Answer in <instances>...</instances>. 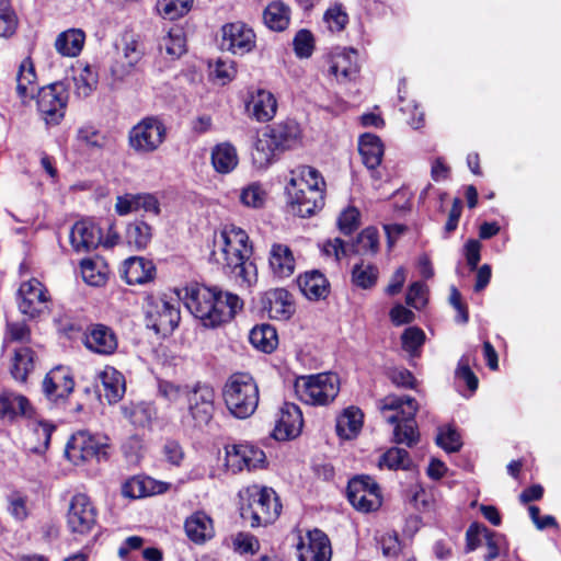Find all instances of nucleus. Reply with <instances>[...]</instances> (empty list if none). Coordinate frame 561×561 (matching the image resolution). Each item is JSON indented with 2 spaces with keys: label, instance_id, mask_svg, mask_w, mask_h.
<instances>
[{
  "label": "nucleus",
  "instance_id": "f257e3e1",
  "mask_svg": "<svg viewBox=\"0 0 561 561\" xmlns=\"http://www.w3.org/2000/svg\"><path fill=\"white\" fill-rule=\"evenodd\" d=\"M214 244L222 255L225 273L237 284L250 287L256 283L257 268L251 260L253 247L245 230L233 224L224 225Z\"/></svg>",
  "mask_w": 561,
  "mask_h": 561
},
{
  "label": "nucleus",
  "instance_id": "f03ea898",
  "mask_svg": "<svg viewBox=\"0 0 561 561\" xmlns=\"http://www.w3.org/2000/svg\"><path fill=\"white\" fill-rule=\"evenodd\" d=\"M184 304L207 329H216L231 321L243 307L239 296L232 293L198 285L185 288Z\"/></svg>",
  "mask_w": 561,
  "mask_h": 561
},
{
  "label": "nucleus",
  "instance_id": "7ed1b4c3",
  "mask_svg": "<svg viewBox=\"0 0 561 561\" xmlns=\"http://www.w3.org/2000/svg\"><path fill=\"white\" fill-rule=\"evenodd\" d=\"M158 392L170 402L185 400L186 413L182 416L184 424L202 428L209 425L215 416L216 390L207 381L198 380L183 386L161 381Z\"/></svg>",
  "mask_w": 561,
  "mask_h": 561
},
{
  "label": "nucleus",
  "instance_id": "20e7f679",
  "mask_svg": "<svg viewBox=\"0 0 561 561\" xmlns=\"http://www.w3.org/2000/svg\"><path fill=\"white\" fill-rule=\"evenodd\" d=\"M291 174L286 185L290 208L302 218L310 217L324 205V179L309 165L299 167Z\"/></svg>",
  "mask_w": 561,
  "mask_h": 561
},
{
  "label": "nucleus",
  "instance_id": "39448f33",
  "mask_svg": "<svg viewBox=\"0 0 561 561\" xmlns=\"http://www.w3.org/2000/svg\"><path fill=\"white\" fill-rule=\"evenodd\" d=\"M379 409L382 412H394V414L387 417V422L394 426L393 442L396 444L411 448L419 443L420 432L415 421L419 403L414 398L389 394L380 400Z\"/></svg>",
  "mask_w": 561,
  "mask_h": 561
},
{
  "label": "nucleus",
  "instance_id": "423d86ee",
  "mask_svg": "<svg viewBox=\"0 0 561 561\" xmlns=\"http://www.w3.org/2000/svg\"><path fill=\"white\" fill-rule=\"evenodd\" d=\"M240 515L251 527L271 524L280 514L282 504L271 488L250 485L240 492Z\"/></svg>",
  "mask_w": 561,
  "mask_h": 561
},
{
  "label": "nucleus",
  "instance_id": "0eeeda50",
  "mask_svg": "<svg viewBox=\"0 0 561 561\" xmlns=\"http://www.w3.org/2000/svg\"><path fill=\"white\" fill-rule=\"evenodd\" d=\"M300 134V127L295 121L267 126L255 142L252 152L254 163L260 168L267 167L277 152L295 147L299 142Z\"/></svg>",
  "mask_w": 561,
  "mask_h": 561
},
{
  "label": "nucleus",
  "instance_id": "6e6552de",
  "mask_svg": "<svg viewBox=\"0 0 561 561\" xmlns=\"http://www.w3.org/2000/svg\"><path fill=\"white\" fill-rule=\"evenodd\" d=\"M226 408L237 419L251 416L259 404V387L254 378L247 373L232 374L222 387Z\"/></svg>",
  "mask_w": 561,
  "mask_h": 561
},
{
  "label": "nucleus",
  "instance_id": "1a4fd4ad",
  "mask_svg": "<svg viewBox=\"0 0 561 561\" xmlns=\"http://www.w3.org/2000/svg\"><path fill=\"white\" fill-rule=\"evenodd\" d=\"M295 390L301 401L311 405H325L332 402L339 391V378L334 374H318L300 377Z\"/></svg>",
  "mask_w": 561,
  "mask_h": 561
},
{
  "label": "nucleus",
  "instance_id": "9d476101",
  "mask_svg": "<svg viewBox=\"0 0 561 561\" xmlns=\"http://www.w3.org/2000/svg\"><path fill=\"white\" fill-rule=\"evenodd\" d=\"M167 138V126L159 116L144 117L129 131V147L139 154H148L160 148Z\"/></svg>",
  "mask_w": 561,
  "mask_h": 561
},
{
  "label": "nucleus",
  "instance_id": "9b49d317",
  "mask_svg": "<svg viewBox=\"0 0 561 561\" xmlns=\"http://www.w3.org/2000/svg\"><path fill=\"white\" fill-rule=\"evenodd\" d=\"M37 110L46 125H58L65 117L68 103V89L62 82H54L38 89Z\"/></svg>",
  "mask_w": 561,
  "mask_h": 561
},
{
  "label": "nucleus",
  "instance_id": "f8f14e48",
  "mask_svg": "<svg viewBox=\"0 0 561 561\" xmlns=\"http://www.w3.org/2000/svg\"><path fill=\"white\" fill-rule=\"evenodd\" d=\"M180 319L181 314L176 305L160 297L147 299L145 321L147 328L153 330L156 334L163 336L171 334L179 325Z\"/></svg>",
  "mask_w": 561,
  "mask_h": 561
},
{
  "label": "nucleus",
  "instance_id": "ddd939ff",
  "mask_svg": "<svg viewBox=\"0 0 561 561\" xmlns=\"http://www.w3.org/2000/svg\"><path fill=\"white\" fill-rule=\"evenodd\" d=\"M18 297L19 310L31 319L49 311L50 295L36 278L23 282L18 290Z\"/></svg>",
  "mask_w": 561,
  "mask_h": 561
},
{
  "label": "nucleus",
  "instance_id": "4468645a",
  "mask_svg": "<svg viewBox=\"0 0 561 561\" xmlns=\"http://www.w3.org/2000/svg\"><path fill=\"white\" fill-rule=\"evenodd\" d=\"M107 445L87 431H79L68 440L65 454L75 465L106 457Z\"/></svg>",
  "mask_w": 561,
  "mask_h": 561
},
{
  "label": "nucleus",
  "instance_id": "2eb2a0df",
  "mask_svg": "<svg viewBox=\"0 0 561 561\" xmlns=\"http://www.w3.org/2000/svg\"><path fill=\"white\" fill-rule=\"evenodd\" d=\"M96 525V510L89 496L78 493L72 496L68 513L67 527L73 535L87 536Z\"/></svg>",
  "mask_w": 561,
  "mask_h": 561
},
{
  "label": "nucleus",
  "instance_id": "dca6fc26",
  "mask_svg": "<svg viewBox=\"0 0 561 561\" xmlns=\"http://www.w3.org/2000/svg\"><path fill=\"white\" fill-rule=\"evenodd\" d=\"M347 499L362 512H370L381 505L380 489L368 476L356 477L348 482Z\"/></svg>",
  "mask_w": 561,
  "mask_h": 561
},
{
  "label": "nucleus",
  "instance_id": "f3484780",
  "mask_svg": "<svg viewBox=\"0 0 561 561\" xmlns=\"http://www.w3.org/2000/svg\"><path fill=\"white\" fill-rule=\"evenodd\" d=\"M265 461L264 451L250 443L234 444L226 448V465L234 473L244 469L251 471L263 468Z\"/></svg>",
  "mask_w": 561,
  "mask_h": 561
},
{
  "label": "nucleus",
  "instance_id": "a211bd4d",
  "mask_svg": "<svg viewBox=\"0 0 561 561\" xmlns=\"http://www.w3.org/2000/svg\"><path fill=\"white\" fill-rule=\"evenodd\" d=\"M297 554L299 561H330L332 548L329 537L318 528L308 530L299 537Z\"/></svg>",
  "mask_w": 561,
  "mask_h": 561
},
{
  "label": "nucleus",
  "instance_id": "6ab92c4d",
  "mask_svg": "<svg viewBox=\"0 0 561 561\" xmlns=\"http://www.w3.org/2000/svg\"><path fill=\"white\" fill-rule=\"evenodd\" d=\"M255 46V34L241 22L226 24L222 27L221 47L234 55L243 56Z\"/></svg>",
  "mask_w": 561,
  "mask_h": 561
},
{
  "label": "nucleus",
  "instance_id": "aec40b11",
  "mask_svg": "<svg viewBox=\"0 0 561 561\" xmlns=\"http://www.w3.org/2000/svg\"><path fill=\"white\" fill-rule=\"evenodd\" d=\"M75 381L67 367L58 366L51 369L43 381V392L54 403H64L73 391Z\"/></svg>",
  "mask_w": 561,
  "mask_h": 561
},
{
  "label": "nucleus",
  "instance_id": "412c9836",
  "mask_svg": "<svg viewBox=\"0 0 561 561\" xmlns=\"http://www.w3.org/2000/svg\"><path fill=\"white\" fill-rule=\"evenodd\" d=\"M302 424V413L299 407L286 402L279 410L273 435L277 440L295 438L300 434Z\"/></svg>",
  "mask_w": 561,
  "mask_h": 561
},
{
  "label": "nucleus",
  "instance_id": "4be33fe9",
  "mask_svg": "<svg viewBox=\"0 0 561 561\" xmlns=\"http://www.w3.org/2000/svg\"><path fill=\"white\" fill-rule=\"evenodd\" d=\"M84 345L96 354L111 355L117 350L118 342L115 332L110 327L96 323L88 327Z\"/></svg>",
  "mask_w": 561,
  "mask_h": 561
},
{
  "label": "nucleus",
  "instance_id": "5701e85b",
  "mask_svg": "<svg viewBox=\"0 0 561 561\" xmlns=\"http://www.w3.org/2000/svg\"><path fill=\"white\" fill-rule=\"evenodd\" d=\"M69 239L76 252H90L99 247L102 234L100 228L93 222L81 220L72 226Z\"/></svg>",
  "mask_w": 561,
  "mask_h": 561
},
{
  "label": "nucleus",
  "instance_id": "b1692460",
  "mask_svg": "<svg viewBox=\"0 0 561 561\" xmlns=\"http://www.w3.org/2000/svg\"><path fill=\"white\" fill-rule=\"evenodd\" d=\"M329 64V72L339 82L351 81L358 72L357 51L352 48L339 49L331 55Z\"/></svg>",
  "mask_w": 561,
  "mask_h": 561
},
{
  "label": "nucleus",
  "instance_id": "393cba45",
  "mask_svg": "<svg viewBox=\"0 0 561 561\" xmlns=\"http://www.w3.org/2000/svg\"><path fill=\"white\" fill-rule=\"evenodd\" d=\"M248 114L257 122L271 121L277 111V101L270 91L259 89L247 103Z\"/></svg>",
  "mask_w": 561,
  "mask_h": 561
},
{
  "label": "nucleus",
  "instance_id": "a878e982",
  "mask_svg": "<svg viewBox=\"0 0 561 561\" xmlns=\"http://www.w3.org/2000/svg\"><path fill=\"white\" fill-rule=\"evenodd\" d=\"M268 264L275 276L286 278L294 274L296 260L288 245L273 243L270 250Z\"/></svg>",
  "mask_w": 561,
  "mask_h": 561
},
{
  "label": "nucleus",
  "instance_id": "bb28decb",
  "mask_svg": "<svg viewBox=\"0 0 561 561\" xmlns=\"http://www.w3.org/2000/svg\"><path fill=\"white\" fill-rule=\"evenodd\" d=\"M264 308L271 319L288 320L294 311L291 295L284 288H277L266 294Z\"/></svg>",
  "mask_w": 561,
  "mask_h": 561
},
{
  "label": "nucleus",
  "instance_id": "cd10ccee",
  "mask_svg": "<svg viewBox=\"0 0 561 561\" xmlns=\"http://www.w3.org/2000/svg\"><path fill=\"white\" fill-rule=\"evenodd\" d=\"M156 267L151 261L133 256L124 262L123 275L127 284L140 285L153 279Z\"/></svg>",
  "mask_w": 561,
  "mask_h": 561
},
{
  "label": "nucleus",
  "instance_id": "c85d7f7f",
  "mask_svg": "<svg viewBox=\"0 0 561 561\" xmlns=\"http://www.w3.org/2000/svg\"><path fill=\"white\" fill-rule=\"evenodd\" d=\"M186 536L193 542L201 545L214 536L211 518L204 512H195L184 523Z\"/></svg>",
  "mask_w": 561,
  "mask_h": 561
},
{
  "label": "nucleus",
  "instance_id": "c756f323",
  "mask_svg": "<svg viewBox=\"0 0 561 561\" xmlns=\"http://www.w3.org/2000/svg\"><path fill=\"white\" fill-rule=\"evenodd\" d=\"M301 293L310 300L324 299L329 294V283L319 271H310L297 279Z\"/></svg>",
  "mask_w": 561,
  "mask_h": 561
},
{
  "label": "nucleus",
  "instance_id": "7c9ffc66",
  "mask_svg": "<svg viewBox=\"0 0 561 561\" xmlns=\"http://www.w3.org/2000/svg\"><path fill=\"white\" fill-rule=\"evenodd\" d=\"M358 150L367 169L376 170L380 165L383 157V145L378 136L368 133L362 135L358 141Z\"/></svg>",
  "mask_w": 561,
  "mask_h": 561
},
{
  "label": "nucleus",
  "instance_id": "2f4dec72",
  "mask_svg": "<svg viewBox=\"0 0 561 561\" xmlns=\"http://www.w3.org/2000/svg\"><path fill=\"white\" fill-rule=\"evenodd\" d=\"M31 404L26 397L11 391L0 394V417L13 420L19 415L26 416L31 412Z\"/></svg>",
  "mask_w": 561,
  "mask_h": 561
},
{
  "label": "nucleus",
  "instance_id": "473e14b6",
  "mask_svg": "<svg viewBox=\"0 0 561 561\" xmlns=\"http://www.w3.org/2000/svg\"><path fill=\"white\" fill-rule=\"evenodd\" d=\"M104 397L108 403H116L125 393L124 376L114 367H105L99 375Z\"/></svg>",
  "mask_w": 561,
  "mask_h": 561
},
{
  "label": "nucleus",
  "instance_id": "72a5a7b5",
  "mask_svg": "<svg viewBox=\"0 0 561 561\" xmlns=\"http://www.w3.org/2000/svg\"><path fill=\"white\" fill-rule=\"evenodd\" d=\"M363 426V413L359 409L350 407L336 420V433L344 439L356 437Z\"/></svg>",
  "mask_w": 561,
  "mask_h": 561
},
{
  "label": "nucleus",
  "instance_id": "f704fd0d",
  "mask_svg": "<svg viewBox=\"0 0 561 561\" xmlns=\"http://www.w3.org/2000/svg\"><path fill=\"white\" fill-rule=\"evenodd\" d=\"M36 79L37 77L32 59L25 58L21 62L16 76V92L20 98H35V91H38Z\"/></svg>",
  "mask_w": 561,
  "mask_h": 561
},
{
  "label": "nucleus",
  "instance_id": "c9c22d12",
  "mask_svg": "<svg viewBox=\"0 0 561 561\" xmlns=\"http://www.w3.org/2000/svg\"><path fill=\"white\" fill-rule=\"evenodd\" d=\"M251 344L259 351L272 353L278 345L276 329L267 323L255 325L249 334Z\"/></svg>",
  "mask_w": 561,
  "mask_h": 561
},
{
  "label": "nucleus",
  "instance_id": "e433bc0d",
  "mask_svg": "<svg viewBox=\"0 0 561 561\" xmlns=\"http://www.w3.org/2000/svg\"><path fill=\"white\" fill-rule=\"evenodd\" d=\"M290 20V8L282 1L271 2L263 12L264 24L272 31H284Z\"/></svg>",
  "mask_w": 561,
  "mask_h": 561
},
{
  "label": "nucleus",
  "instance_id": "4c0bfd02",
  "mask_svg": "<svg viewBox=\"0 0 561 561\" xmlns=\"http://www.w3.org/2000/svg\"><path fill=\"white\" fill-rule=\"evenodd\" d=\"M84 39L83 31L71 28L57 36L55 47L64 56L76 57L82 50Z\"/></svg>",
  "mask_w": 561,
  "mask_h": 561
},
{
  "label": "nucleus",
  "instance_id": "58836bf2",
  "mask_svg": "<svg viewBox=\"0 0 561 561\" xmlns=\"http://www.w3.org/2000/svg\"><path fill=\"white\" fill-rule=\"evenodd\" d=\"M121 410L124 417L138 427L148 426L156 414L153 407L146 402L123 404Z\"/></svg>",
  "mask_w": 561,
  "mask_h": 561
},
{
  "label": "nucleus",
  "instance_id": "ea45409f",
  "mask_svg": "<svg viewBox=\"0 0 561 561\" xmlns=\"http://www.w3.org/2000/svg\"><path fill=\"white\" fill-rule=\"evenodd\" d=\"M211 163L219 173H229L238 164L236 148L230 144L217 145L211 152Z\"/></svg>",
  "mask_w": 561,
  "mask_h": 561
},
{
  "label": "nucleus",
  "instance_id": "a19ab883",
  "mask_svg": "<svg viewBox=\"0 0 561 561\" xmlns=\"http://www.w3.org/2000/svg\"><path fill=\"white\" fill-rule=\"evenodd\" d=\"M75 94L85 99L96 89L99 82L98 72L89 65L80 68L73 76Z\"/></svg>",
  "mask_w": 561,
  "mask_h": 561
},
{
  "label": "nucleus",
  "instance_id": "79ce46f5",
  "mask_svg": "<svg viewBox=\"0 0 561 561\" xmlns=\"http://www.w3.org/2000/svg\"><path fill=\"white\" fill-rule=\"evenodd\" d=\"M34 368V352L30 347H20L15 351L11 374L18 381L24 382Z\"/></svg>",
  "mask_w": 561,
  "mask_h": 561
},
{
  "label": "nucleus",
  "instance_id": "37998d69",
  "mask_svg": "<svg viewBox=\"0 0 561 561\" xmlns=\"http://www.w3.org/2000/svg\"><path fill=\"white\" fill-rule=\"evenodd\" d=\"M378 267L370 263L362 261L360 263L355 264L352 268V283L362 289L373 288L378 280Z\"/></svg>",
  "mask_w": 561,
  "mask_h": 561
},
{
  "label": "nucleus",
  "instance_id": "c03bdc74",
  "mask_svg": "<svg viewBox=\"0 0 561 561\" xmlns=\"http://www.w3.org/2000/svg\"><path fill=\"white\" fill-rule=\"evenodd\" d=\"M352 250L362 255H374L379 250V232L375 227L365 228L351 245Z\"/></svg>",
  "mask_w": 561,
  "mask_h": 561
},
{
  "label": "nucleus",
  "instance_id": "a18cd8bd",
  "mask_svg": "<svg viewBox=\"0 0 561 561\" xmlns=\"http://www.w3.org/2000/svg\"><path fill=\"white\" fill-rule=\"evenodd\" d=\"M413 462L410 454L399 447H391L379 459L378 466L380 468H388L390 470H409Z\"/></svg>",
  "mask_w": 561,
  "mask_h": 561
},
{
  "label": "nucleus",
  "instance_id": "49530a36",
  "mask_svg": "<svg viewBox=\"0 0 561 561\" xmlns=\"http://www.w3.org/2000/svg\"><path fill=\"white\" fill-rule=\"evenodd\" d=\"M152 238L151 227L144 221H135L127 226L126 241L136 250L145 249Z\"/></svg>",
  "mask_w": 561,
  "mask_h": 561
},
{
  "label": "nucleus",
  "instance_id": "de8ad7c7",
  "mask_svg": "<svg viewBox=\"0 0 561 561\" xmlns=\"http://www.w3.org/2000/svg\"><path fill=\"white\" fill-rule=\"evenodd\" d=\"M193 0H159L157 10L163 19L173 21L186 14Z\"/></svg>",
  "mask_w": 561,
  "mask_h": 561
},
{
  "label": "nucleus",
  "instance_id": "09e8293b",
  "mask_svg": "<svg viewBox=\"0 0 561 561\" xmlns=\"http://www.w3.org/2000/svg\"><path fill=\"white\" fill-rule=\"evenodd\" d=\"M123 55L127 66L133 69L145 55V48L138 36L126 34L123 38Z\"/></svg>",
  "mask_w": 561,
  "mask_h": 561
},
{
  "label": "nucleus",
  "instance_id": "8fccbe9b",
  "mask_svg": "<svg viewBox=\"0 0 561 561\" xmlns=\"http://www.w3.org/2000/svg\"><path fill=\"white\" fill-rule=\"evenodd\" d=\"M18 27V16L10 0H0V37L12 36Z\"/></svg>",
  "mask_w": 561,
  "mask_h": 561
},
{
  "label": "nucleus",
  "instance_id": "3c124183",
  "mask_svg": "<svg viewBox=\"0 0 561 561\" xmlns=\"http://www.w3.org/2000/svg\"><path fill=\"white\" fill-rule=\"evenodd\" d=\"M436 444L447 453H456L462 446L459 433L449 425L438 428Z\"/></svg>",
  "mask_w": 561,
  "mask_h": 561
},
{
  "label": "nucleus",
  "instance_id": "603ef678",
  "mask_svg": "<svg viewBox=\"0 0 561 561\" xmlns=\"http://www.w3.org/2000/svg\"><path fill=\"white\" fill-rule=\"evenodd\" d=\"M231 546L239 553H255L260 548V542L255 536L249 533H238L231 536Z\"/></svg>",
  "mask_w": 561,
  "mask_h": 561
},
{
  "label": "nucleus",
  "instance_id": "864d4df0",
  "mask_svg": "<svg viewBox=\"0 0 561 561\" xmlns=\"http://www.w3.org/2000/svg\"><path fill=\"white\" fill-rule=\"evenodd\" d=\"M324 21L332 32H340L347 24L348 15L342 4H335L325 11Z\"/></svg>",
  "mask_w": 561,
  "mask_h": 561
},
{
  "label": "nucleus",
  "instance_id": "5fc2aeb1",
  "mask_svg": "<svg viewBox=\"0 0 561 561\" xmlns=\"http://www.w3.org/2000/svg\"><path fill=\"white\" fill-rule=\"evenodd\" d=\"M8 511L16 520H24L28 516L27 497L20 492H12L8 496Z\"/></svg>",
  "mask_w": 561,
  "mask_h": 561
},
{
  "label": "nucleus",
  "instance_id": "6e6d98bb",
  "mask_svg": "<svg viewBox=\"0 0 561 561\" xmlns=\"http://www.w3.org/2000/svg\"><path fill=\"white\" fill-rule=\"evenodd\" d=\"M240 201L245 206L259 208L264 204L265 192L260 184L252 183L242 190Z\"/></svg>",
  "mask_w": 561,
  "mask_h": 561
},
{
  "label": "nucleus",
  "instance_id": "4d7b16f0",
  "mask_svg": "<svg viewBox=\"0 0 561 561\" xmlns=\"http://www.w3.org/2000/svg\"><path fill=\"white\" fill-rule=\"evenodd\" d=\"M470 355H462L458 362V366L456 369V377L466 382L468 389L470 391H476L478 388V378L470 368Z\"/></svg>",
  "mask_w": 561,
  "mask_h": 561
},
{
  "label": "nucleus",
  "instance_id": "13d9d810",
  "mask_svg": "<svg viewBox=\"0 0 561 561\" xmlns=\"http://www.w3.org/2000/svg\"><path fill=\"white\" fill-rule=\"evenodd\" d=\"M160 49H164L171 58H179L185 51V43L182 35L170 32L159 44Z\"/></svg>",
  "mask_w": 561,
  "mask_h": 561
},
{
  "label": "nucleus",
  "instance_id": "bf43d9fd",
  "mask_svg": "<svg viewBox=\"0 0 561 561\" xmlns=\"http://www.w3.org/2000/svg\"><path fill=\"white\" fill-rule=\"evenodd\" d=\"M149 481L140 477H133L123 484L122 493L124 496L130 499H139L147 496L150 494V491L147 485Z\"/></svg>",
  "mask_w": 561,
  "mask_h": 561
},
{
  "label": "nucleus",
  "instance_id": "052dcab7",
  "mask_svg": "<svg viewBox=\"0 0 561 561\" xmlns=\"http://www.w3.org/2000/svg\"><path fill=\"white\" fill-rule=\"evenodd\" d=\"M489 528L483 524L472 523L466 531V550L468 552L476 550L484 542Z\"/></svg>",
  "mask_w": 561,
  "mask_h": 561
},
{
  "label": "nucleus",
  "instance_id": "680f3d73",
  "mask_svg": "<svg viewBox=\"0 0 561 561\" xmlns=\"http://www.w3.org/2000/svg\"><path fill=\"white\" fill-rule=\"evenodd\" d=\"M294 49L298 57L308 58L313 51V36L308 30H300L294 37Z\"/></svg>",
  "mask_w": 561,
  "mask_h": 561
},
{
  "label": "nucleus",
  "instance_id": "e2e57ef3",
  "mask_svg": "<svg viewBox=\"0 0 561 561\" xmlns=\"http://www.w3.org/2000/svg\"><path fill=\"white\" fill-rule=\"evenodd\" d=\"M359 211L355 207H347L341 213L337 226L342 233L351 234L359 226Z\"/></svg>",
  "mask_w": 561,
  "mask_h": 561
},
{
  "label": "nucleus",
  "instance_id": "0e129e2a",
  "mask_svg": "<svg viewBox=\"0 0 561 561\" xmlns=\"http://www.w3.org/2000/svg\"><path fill=\"white\" fill-rule=\"evenodd\" d=\"M424 332L416 327L405 329L401 336L403 348L410 353L416 351L424 343Z\"/></svg>",
  "mask_w": 561,
  "mask_h": 561
},
{
  "label": "nucleus",
  "instance_id": "69168bd1",
  "mask_svg": "<svg viewBox=\"0 0 561 561\" xmlns=\"http://www.w3.org/2000/svg\"><path fill=\"white\" fill-rule=\"evenodd\" d=\"M81 273L84 282L92 286H101L106 280L105 274L95 271V264L91 260H83L81 262Z\"/></svg>",
  "mask_w": 561,
  "mask_h": 561
},
{
  "label": "nucleus",
  "instance_id": "338daca9",
  "mask_svg": "<svg viewBox=\"0 0 561 561\" xmlns=\"http://www.w3.org/2000/svg\"><path fill=\"white\" fill-rule=\"evenodd\" d=\"M505 537L502 534L489 529L484 538L488 552L484 556L485 561H492L500 556L501 546L504 543Z\"/></svg>",
  "mask_w": 561,
  "mask_h": 561
},
{
  "label": "nucleus",
  "instance_id": "774afa93",
  "mask_svg": "<svg viewBox=\"0 0 561 561\" xmlns=\"http://www.w3.org/2000/svg\"><path fill=\"white\" fill-rule=\"evenodd\" d=\"M405 492L408 502L415 510L421 511L428 506L426 492L419 483L411 484Z\"/></svg>",
  "mask_w": 561,
  "mask_h": 561
}]
</instances>
